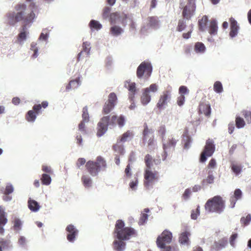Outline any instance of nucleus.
Returning <instances> with one entry per match:
<instances>
[{
  "instance_id": "45",
  "label": "nucleus",
  "mask_w": 251,
  "mask_h": 251,
  "mask_svg": "<svg viewBox=\"0 0 251 251\" xmlns=\"http://www.w3.org/2000/svg\"><path fill=\"white\" fill-rule=\"evenodd\" d=\"M214 90L218 93H220L223 92V88L221 82L219 81H216L213 86Z\"/></svg>"
},
{
  "instance_id": "49",
  "label": "nucleus",
  "mask_w": 251,
  "mask_h": 251,
  "mask_svg": "<svg viewBox=\"0 0 251 251\" xmlns=\"http://www.w3.org/2000/svg\"><path fill=\"white\" fill-rule=\"evenodd\" d=\"M214 177L212 174H208L207 178L205 179H203L202 181V185L205 184H211L214 182Z\"/></svg>"
},
{
  "instance_id": "35",
  "label": "nucleus",
  "mask_w": 251,
  "mask_h": 251,
  "mask_svg": "<svg viewBox=\"0 0 251 251\" xmlns=\"http://www.w3.org/2000/svg\"><path fill=\"white\" fill-rule=\"evenodd\" d=\"M235 126L238 128H243L246 125V122L244 119L240 116H236L235 117Z\"/></svg>"
},
{
  "instance_id": "57",
  "label": "nucleus",
  "mask_w": 251,
  "mask_h": 251,
  "mask_svg": "<svg viewBox=\"0 0 251 251\" xmlns=\"http://www.w3.org/2000/svg\"><path fill=\"white\" fill-rule=\"evenodd\" d=\"M138 183V180L137 177H135L134 179L132 180L129 183L130 188L133 190H136Z\"/></svg>"
},
{
  "instance_id": "5",
  "label": "nucleus",
  "mask_w": 251,
  "mask_h": 251,
  "mask_svg": "<svg viewBox=\"0 0 251 251\" xmlns=\"http://www.w3.org/2000/svg\"><path fill=\"white\" fill-rule=\"evenodd\" d=\"M106 167V161L100 156H98L95 161L89 160L85 164L86 169L92 176H97L101 170L105 169Z\"/></svg>"
},
{
  "instance_id": "58",
  "label": "nucleus",
  "mask_w": 251,
  "mask_h": 251,
  "mask_svg": "<svg viewBox=\"0 0 251 251\" xmlns=\"http://www.w3.org/2000/svg\"><path fill=\"white\" fill-rule=\"evenodd\" d=\"M30 49L34 52L33 56L35 58L37 56V52L38 50V48L37 47V44L35 43H32L31 44Z\"/></svg>"
},
{
  "instance_id": "14",
  "label": "nucleus",
  "mask_w": 251,
  "mask_h": 251,
  "mask_svg": "<svg viewBox=\"0 0 251 251\" xmlns=\"http://www.w3.org/2000/svg\"><path fill=\"white\" fill-rule=\"evenodd\" d=\"M109 17L110 22L111 24H114L117 21H120L123 26H126L125 20L127 18V16L126 14L124 13L120 14L118 12H114L110 14Z\"/></svg>"
},
{
  "instance_id": "4",
  "label": "nucleus",
  "mask_w": 251,
  "mask_h": 251,
  "mask_svg": "<svg viewBox=\"0 0 251 251\" xmlns=\"http://www.w3.org/2000/svg\"><path fill=\"white\" fill-rule=\"evenodd\" d=\"M115 237L118 239L128 240L137 235L136 231L131 227L125 226L124 222L121 220L116 221L114 230Z\"/></svg>"
},
{
  "instance_id": "32",
  "label": "nucleus",
  "mask_w": 251,
  "mask_h": 251,
  "mask_svg": "<svg viewBox=\"0 0 251 251\" xmlns=\"http://www.w3.org/2000/svg\"><path fill=\"white\" fill-rule=\"evenodd\" d=\"M206 48L204 45L201 42H197L194 46V50L197 53H202L205 51Z\"/></svg>"
},
{
  "instance_id": "21",
  "label": "nucleus",
  "mask_w": 251,
  "mask_h": 251,
  "mask_svg": "<svg viewBox=\"0 0 251 251\" xmlns=\"http://www.w3.org/2000/svg\"><path fill=\"white\" fill-rule=\"evenodd\" d=\"M200 114H203L206 117H209L211 114V107L209 104L201 102L199 106Z\"/></svg>"
},
{
  "instance_id": "20",
  "label": "nucleus",
  "mask_w": 251,
  "mask_h": 251,
  "mask_svg": "<svg viewBox=\"0 0 251 251\" xmlns=\"http://www.w3.org/2000/svg\"><path fill=\"white\" fill-rule=\"evenodd\" d=\"M125 240L123 239H115L113 242V249L116 251H124L126 248Z\"/></svg>"
},
{
  "instance_id": "1",
  "label": "nucleus",
  "mask_w": 251,
  "mask_h": 251,
  "mask_svg": "<svg viewBox=\"0 0 251 251\" xmlns=\"http://www.w3.org/2000/svg\"><path fill=\"white\" fill-rule=\"evenodd\" d=\"M30 6L31 10L29 12H26V5L22 3H18L14 6L15 12L9 11L5 15L8 23L11 25H14L19 22L24 24L22 31L18 36V41L20 43L26 38V25L31 24L36 18L34 11L37 9V6L33 3Z\"/></svg>"
},
{
  "instance_id": "17",
  "label": "nucleus",
  "mask_w": 251,
  "mask_h": 251,
  "mask_svg": "<svg viewBox=\"0 0 251 251\" xmlns=\"http://www.w3.org/2000/svg\"><path fill=\"white\" fill-rule=\"evenodd\" d=\"M66 230L68 232L67 236V240L69 242H74L78 234V230L73 225H68L67 226Z\"/></svg>"
},
{
  "instance_id": "2",
  "label": "nucleus",
  "mask_w": 251,
  "mask_h": 251,
  "mask_svg": "<svg viewBox=\"0 0 251 251\" xmlns=\"http://www.w3.org/2000/svg\"><path fill=\"white\" fill-rule=\"evenodd\" d=\"M145 168L144 173V185L146 189H149L153 187L155 182L157 181L159 176L156 171H152L153 165H159L161 163L160 159H153L151 155L147 154L144 158Z\"/></svg>"
},
{
  "instance_id": "55",
  "label": "nucleus",
  "mask_w": 251,
  "mask_h": 251,
  "mask_svg": "<svg viewBox=\"0 0 251 251\" xmlns=\"http://www.w3.org/2000/svg\"><path fill=\"white\" fill-rule=\"evenodd\" d=\"M125 176L126 178H130L131 176V175H132L131 169V167H130V165L129 164H128L126 166V167L125 169Z\"/></svg>"
},
{
  "instance_id": "23",
  "label": "nucleus",
  "mask_w": 251,
  "mask_h": 251,
  "mask_svg": "<svg viewBox=\"0 0 251 251\" xmlns=\"http://www.w3.org/2000/svg\"><path fill=\"white\" fill-rule=\"evenodd\" d=\"M242 192L239 189H236L234 192V196L230 199V206L233 208L237 200L242 198Z\"/></svg>"
},
{
  "instance_id": "36",
  "label": "nucleus",
  "mask_w": 251,
  "mask_h": 251,
  "mask_svg": "<svg viewBox=\"0 0 251 251\" xmlns=\"http://www.w3.org/2000/svg\"><path fill=\"white\" fill-rule=\"evenodd\" d=\"M232 172L236 175H239L242 172V167L241 164L232 163L230 166Z\"/></svg>"
},
{
  "instance_id": "39",
  "label": "nucleus",
  "mask_w": 251,
  "mask_h": 251,
  "mask_svg": "<svg viewBox=\"0 0 251 251\" xmlns=\"http://www.w3.org/2000/svg\"><path fill=\"white\" fill-rule=\"evenodd\" d=\"M112 149L115 152H117L119 155H123L125 153L124 146L118 143L113 146Z\"/></svg>"
},
{
  "instance_id": "30",
  "label": "nucleus",
  "mask_w": 251,
  "mask_h": 251,
  "mask_svg": "<svg viewBox=\"0 0 251 251\" xmlns=\"http://www.w3.org/2000/svg\"><path fill=\"white\" fill-rule=\"evenodd\" d=\"M182 142L184 144V148L188 149L190 147L191 139L188 135L187 131L184 132L182 135Z\"/></svg>"
},
{
  "instance_id": "27",
  "label": "nucleus",
  "mask_w": 251,
  "mask_h": 251,
  "mask_svg": "<svg viewBox=\"0 0 251 251\" xmlns=\"http://www.w3.org/2000/svg\"><path fill=\"white\" fill-rule=\"evenodd\" d=\"M7 220L5 217V213L4 211L0 212V235L4 233V226L7 223Z\"/></svg>"
},
{
  "instance_id": "44",
  "label": "nucleus",
  "mask_w": 251,
  "mask_h": 251,
  "mask_svg": "<svg viewBox=\"0 0 251 251\" xmlns=\"http://www.w3.org/2000/svg\"><path fill=\"white\" fill-rule=\"evenodd\" d=\"M0 245L3 249H8L11 247L10 240H6L3 238L0 239Z\"/></svg>"
},
{
  "instance_id": "16",
  "label": "nucleus",
  "mask_w": 251,
  "mask_h": 251,
  "mask_svg": "<svg viewBox=\"0 0 251 251\" xmlns=\"http://www.w3.org/2000/svg\"><path fill=\"white\" fill-rule=\"evenodd\" d=\"M191 236V233L190 231L187 229V227H185L184 231H182L179 236L178 241L180 244L185 245L186 246H189L190 245V242L189 239V237Z\"/></svg>"
},
{
  "instance_id": "42",
  "label": "nucleus",
  "mask_w": 251,
  "mask_h": 251,
  "mask_svg": "<svg viewBox=\"0 0 251 251\" xmlns=\"http://www.w3.org/2000/svg\"><path fill=\"white\" fill-rule=\"evenodd\" d=\"M89 26L91 29L98 30L102 27V25L98 21L93 20L90 21Z\"/></svg>"
},
{
  "instance_id": "51",
  "label": "nucleus",
  "mask_w": 251,
  "mask_h": 251,
  "mask_svg": "<svg viewBox=\"0 0 251 251\" xmlns=\"http://www.w3.org/2000/svg\"><path fill=\"white\" fill-rule=\"evenodd\" d=\"M200 206H198L195 210H192L191 211V218L193 220L197 219L198 216L200 215Z\"/></svg>"
},
{
  "instance_id": "62",
  "label": "nucleus",
  "mask_w": 251,
  "mask_h": 251,
  "mask_svg": "<svg viewBox=\"0 0 251 251\" xmlns=\"http://www.w3.org/2000/svg\"><path fill=\"white\" fill-rule=\"evenodd\" d=\"M86 163V160L84 158H79L77 160L76 166L78 168H80L81 166Z\"/></svg>"
},
{
  "instance_id": "41",
  "label": "nucleus",
  "mask_w": 251,
  "mask_h": 251,
  "mask_svg": "<svg viewBox=\"0 0 251 251\" xmlns=\"http://www.w3.org/2000/svg\"><path fill=\"white\" fill-rule=\"evenodd\" d=\"M110 31L111 33L114 36H118L123 32V29L117 25L112 26L110 28Z\"/></svg>"
},
{
  "instance_id": "40",
  "label": "nucleus",
  "mask_w": 251,
  "mask_h": 251,
  "mask_svg": "<svg viewBox=\"0 0 251 251\" xmlns=\"http://www.w3.org/2000/svg\"><path fill=\"white\" fill-rule=\"evenodd\" d=\"M151 100V96L149 95L148 92L144 90L142 96L141 97V102L144 105H146Z\"/></svg>"
},
{
  "instance_id": "28",
  "label": "nucleus",
  "mask_w": 251,
  "mask_h": 251,
  "mask_svg": "<svg viewBox=\"0 0 251 251\" xmlns=\"http://www.w3.org/2000/svg\"><path fill=\"white\" fill-rule=\"evenodd\" d=\"M133 132L129 130H127V131H126L122 135V136L118 140L117 142H125L128 141V140L131 139L133 137Z\"/></svg>"
},
{
  "instance_id": "33",
  "label": "nucleus",
  "mask_w": 251,
  "mask_h": 251,
  "mask_svg": "<svg viewBox=\"0 0 251 251\" xmlns=\"http://www.w3.org/2000/svg\"><path fill=\"white\" fill-rule=\"evenodd\" d=\"M150 212V210L149 208H145L144 209V213H142L141 214V216L140 219L139 220L138 224L139 225H143L145 224V223L147 221L148 218V213Z\"/></svg>"
},
{
  "instance_id": "56",
  "label": "nucleus",
  "mask_w": 251,
  "mask_h": 251,
  "mask_svg": "<svg viewBox=\"0 0 251 251\" xmlns=\"http://www.w3.org/2000/svg\"><path fill=\"white\" fill-rule=\"evenodd\" d=\"M26 239L25 237L23 236H20L18 239V244L19 246L22 247H25L26 245Z\"/></svg>"
},
{
  "instance_id": "13",
  "label": "nucleus",
  "mask_w": 251,
  "mask_h": 251,
  "mask_svg": "<svg viewBox=\"0 0 251 251\" xmlns=\"http://www.w3.org/2000/svg\"><path fill=\"white\" fill-rule=\"evenodd\" d=\"M117 98L115 93H111L108 98V100L105 102L104 104L102 110L103 114H108L114 108Z\"/></svg>"
},
{
  "instance_id": "22",
  "label": "nucleus",
  "mask_w": 251,
  "mask_h": 251,
  "mask_svg": "<svg viewBox=\"0 0 251 251\" xmlns=\"http://www.w3.org/2000/svg\"><path fill=\"white\" fill-rule=\"evenodd\" d=\"M227 244V241L226 239L223 238L217 242H215L211 246V250L218 251L225 248Z\"/></svg>"
},
{
  "instance_id": "64",
  "label": "nucleus",
  "mask_w": 251,
  "mask_h": 251,
  "mask_svg": "<svg viewBox=\"0 0 251 251\" xmlns=\"http://www.w3.org/2000/svg\"><path fill=\"white\" fill-rule=\"evenodd\" d=\"M191 194V190L189 188L186 189L182 195V197L185 200H186L189 198Z\"/></svg>"
},
{
  "instance_id": "38",
  "label": "nucleus",
  "mask_w": 251,
  "mask_h": 251,
  "mask_svg": "<svg viewBox=\"0 0 251 251\" xmlns=\"http://www.w3.org/2000/svg\"><path fill=\"white\" fill-rule=\"evenodd\" d=\"M13 229L16 232H19L22 228V223L18 218H15L13 222Z\"/></svg>"
},
{
  "instance_id": "26",
  "label": "nucleus",
  "mask_w": 251,
  "mask_h": 251,
  "mask_svg": "<svg viewBox=\"0 0 251 251\" xmlns=\"http://www.w3.org/2000/svg\"><path fill=\"white\" fill-rule=\"evenodd\" d=\"M218 26L217 23L215 20H211L208 28V32L211 35L217 34Z\"/></svg>"
},
{
  "instance_id": "7",
  "label": "nucleus",
  "mask_w": 251,
  "mask_h": 251,
  "mask_svg": "<svg viewBox=\"0 0 251 251\" xmlns=\"http://www.w3.org/2000/svg\"><path fill=\"white\" fill-rule=\"evenodd\" d=\"M179 8L182 10V15L183 18L189 20L195 14L196 3L186 2L182 0L180 2Z\"/></svg>"
},
{
  "instance_id": "34",
  "label": "nucleus",
  "mask_w": 251,
  "mask_h": 251,
  "mask_svg": "<svg viewBox=\"0 0 251 251\" xmlns=\"http://www.w3.org/2000/svg\"><path fill=\"white\" fill-rule=\"evenodd\" d=\"M81 181L86 188H90L92 184V180L91 178L87 175H83L81 177Z\"/></svg>"
},
{
  "instance_id": "61",
  "label": "nucleus",
  "mask_w": 251,
  "mask_h": 251,
  "mask_svg": "<svg viewBox=\"0 0 251 251\" xmlns=\"http://www.w3.org/2000/svg\"><path fill=\"white\" fill-rule=\"evenodd\" d=\"M13 192V187L11 184L7 185L6 186L5 190L4 192L5 195H8Z\"/></svg>"
},
{
  "instance_id": "9",
  "label": "nucleus",
  "mask_w": 251,
  "mask_h": 251,
  "mask_svg": "<svg viewBox=\"0 0 251 251\" xmlns=\"http://www.w3.org/2000/svg\"><path fill=\"white\" fill-rule=\"evenodd\" d=\"M48 106L47 101H43L41 104H35L33 106V110H29L25 115L26 120L29 122H33L36 118V116L41 112V108H46Z\"/></svg>"
},
{
  "instance_id": "29",
  "label": "nucleus",
  "mask_w": 251,
  "mask_h": 251,
  "mask_svg": "<svg viewBox=\"0 0 251 251\" xmlns=\"http://www.w3.org/2000/svg\"><path fill=\"white\" fill-rule=\"evenodd\" d=\"M153 134V130L151 128H149L147 124L145 123L144 124V130L143 131V141H146L149 137L150 135Z\"/></svg>"
},
{
  "instance_id": "63",
  "label": "nucleus",
  "mask_w": 251,
  "mask_h": 251,
  "mask_svg": "<svg viewBox=\"0 0 251 251\" xmlns=\"http://www.w3.org/2000/svg\"><path fill=\"white\" fill-rule=\"evenodd\" d=\"M111 11V8L109 7H105L103 11L102 16L104 18H107L109 17V13Z\"/></svg>"
},
{
  "instance_id": "24",
  "label": "nucleus",
  "mask_w": 251,
  "mask_h": 251,
  "mask_svg": "<svg viewBox=\"0 0 251 251\" xmlns=\"http://www.w3.org/2000/svg\"><path fill=\"white\" fill-rule=\"evenodd\" d=\"M82 47H83V50L81 52H80L78 54V55H77V60L78 61H79L81 60V55L85 54L86 56H88L89 53H90V44H89L87 42H83Z\"/></svg>"
},
{
  "instance_id": "8",
  "label": "nucleus",
  "mask_w": 251,
  "mask_h": 251,
  "mask_svg": "<svg viewBox=\"0 0 251 251\" xmlns=\"http://www.w3.org/2000/svg\"><path fill=\"white\" fill-rule=\"evenodd\" d=\"M215 151V146L212 139H208L206 141L205 145L203 151L201 154L200 161L201 162H205L207 157L211 156Z\"/></svg>"
},
{
  "instance_id": "50",
  "label": "nucleus",
  "mask_w": 251,
  "mask_h": 251,
  "mask_svg": "<svg viewBox=\"0 0 251 251\" xmlns=\"http://www.w3.org/2000/svg\"><path fill=\"white\" fill-rule=\"evenodd\" d=\"M144 90L148 92V93H149L150 92L153 93L156 92L158 90V85L155 83L151 84L149 87L145 88Z\"/></svg>"
},
{
  "instance_id": "52",
  "label": "nucleus",
  "mask_w": 251,
  "mask_h": 251,
  "mask_svg": "<svg viewBox=\"0 0 251 251\" xmlns=\"http://www.w3.org/2000/svg\"><path fill=\"white\" fill-rule=\"evenodd\" d=\"M149 24L151 26H155L158 25V21L155 17H150L148 18Z\"/></svg>"
},
{
  "instance_id": "37",
  "label": "nucleus",
  "mask_w": 251,
  "mask_h": 251,
  "mask_svg": "<svg viewBox=\"0 0 251 251\" xmlns=\"http://www.w3.org/2000/svg\"><path fill=\"white\" fill-rule=\"evenodd\" d=\"M208 21V18L206 16H203L202 18L199 21V27L201 31H204L206 27L207 22Z\"/></svg>"
},
{
  "instance_id": "6",
  "label": "nucleus",
  "mask_w": 251,
  "mask_h": 251,
  "mask_svg": "<svg viewBox=\"0 0 251 251\" xmlns=\"http://www.w3.org/2000/svg\"><path fill=\"white\" fill-rule=\"evenodd\" d=\"M225 207V202L220 196H216L209 199L205 204V208L209 212L221 213Z\"/></svg>"
},
{
  "instance_id": "10",
  "label": "nucleus",
  "mask_w": 251,
  "mask_h": 251,
  "mask_svg": "<svg viewBox=\"0 0 251 251\" xmlns=\"http://www.w3.org/2000/svg\"><path fill=\"white\" fill-rule=\"evenodd\" d=\"M152 73V66L149 62L144 61L138 67L136 75L138 78H141L144 77L148 78Z\"/></svg>"
},
{
  "instance_id": "47",
  "label": "nucleus",
  "mask_w": 251,
  "mask_h": 251,
  "mask_svg": "<svg viewBox=\"0 0 251 251\" xmlns=\"http://www.w3.org/2000/svg\"><path fill=\"white\" fill-rule=\"evenodd\" d=\"M82 121L85 122H88L89 121V116L88 111V108L87 106H85L82 109Z\"/></svg>"
},
{
  "instance_id": "19",
  "label": "nucleus",
  "mask_w": 251,
  "mask_h": 251,
  "mask_svg": "<svg viewBox=\"0 0 251 251\" xmlns=\"http://www.w3.org/2000/svg\"><path fill=\"white\" fill-rule=\"evenodd\" d=\"M177 141L173 137H169L166 143L163 144V148L164 150V152L165 157L163 160H165L167 156V150L168 149H172L173 150L175 149Z\"/></svg>"
},
{
  "instance_id": "12",
  "label": "nucleus",
  "mask_w": 251,
  "mask_h": 251,
  "mask_svg": "<svg viewBox=\"0 0 251 251\" xmlns=\"http://www.w3.org/2000/svg\"><path fill=\"white\" fill-rule=\"evenodd\" d=\"M172 233L171 231L164 230L156 239V244L160 249L165 248V245L170 244L172 240Z\"/></svg>"
},
{
  "instance_id": "43",
  "label": "nucleus",
  "mask_w": 251,
  "mask_h": 251,
  "mask_svg": "<svg viewBox=\"0 0 251 251\" xmlns=\"http://www.w3.org/2000/svg\"><path fill=\"white\" fill-rule=\"evenodd\" d=\"M41 182L43 185H48L51 182V177L49 175L43 174L41 178Z\"/></svg>"
},
{
  "instance_id": "54",
  "label": "nucleus",
  "mask_w": 251,
  "mask_h": 251,
  "mask_svg": "<svg viewBox=\"0 0 251 251\" xmlns=\"http://www.w3.org/2000/svg\"><path fill=\"white\" fill-rule=\"evenodd\" d=\"M127 21H128L129 24V28L130 30H135L136 29L135 24L133 21L132 18L127 17V18L125 20L126 24Z\"/></svg>"
},
{
  "instance_id": "53",
  "label": "nucleus",
  "mask_w": 251,
  "mask_h": 251,
  "mask_svg": "<svg viewBox=\"0 0 251 251\" xmlns=\"http://www.w3.org/2000/svg\"><path fill=\"white\" fill-rule=\"evenodd\" d=\"M186 27L185 22L183 20H180L178 21V25L177 27V30L178 31H182Z\"/></svg>"
},
{
  "instance_id": "11",
  "label": "nucleus",
  "mask_w": 251,
  "mask_h": 251,
  "mask_svg": "<svg viewBox=\"0 0 251 251\" xmlns=\"http://www.w3.org/2000/svg\"><path fill=\"white\" fill-rule=\"evenodd\" d=\"M172 97V88L164 91L160 95L156 107L159 110L164 109L170 102Z\"/></svg>"
},
{
  "instance_id": "60",
  "label": "nucleus",
  "mask_w": 251,
  "mask_h": 251,
  "mask_svg": "<svg viewBox=\"0 0 251 251\" xmlns=\"http://www.w3.org/2000/svg\"><path fill=\"white\" fill-rule=\"evenodd\" d=\"M185 96L184 95H180L177 98V104L179 106L183 105L185 102Z\"/></svg>"
},
{
  "instance_id": "18",
  "label": "nucleus",
  "mask_w": 251,
  "mask_h": 251,
  "mask_svg": "<svg viewBox=\"0 0 251 251\" xmlns=\"http://www.w3.org/2000/svg\"><path fill=\"white\" fill-rule=\"evenodd\" d=\"M230 29L229 36L231 38L235 37L238 32L239 26L238 25L237 21L232 17L229 19Z\"/></svg>"
},
{
  "instance_id": "25",
  "label": "nucleus",
  "mask_w": 251,
  "mask_h": 251,
  "mask_svg": "<svg viewBox=\"0 0 251 251\" xmlns=\"http://www.w3.org/2000/svg\"><path fill=\"white\" fill-rule=\"evenodd\" d=\"M80 85V78L77 77L75 79L71 80L66 87L67 91H69L71 89H75Z\"/></svg>"
},
{
  "instance_id": "46",
  "label": "nucleus",
  "mask_w": 251,
  "mask_h": 251,
  "mask_svg": "<svg viewBox=\"0 0 251 251\" xmlns=\"http://www.w3.org/2000/svg\"><path fill=\"white\" fill-rule=\"evenodd\" d=\"M242 115L245 118L248 124H251V111L244 110L241 112Z\"/></svg>"
},
{
  "instance_id": "3",
  "label": "nucleus",
  "mask_w": 251,
  "mask_h": 251,
  "mask_svg": "<svg viewBox=\"0 0 251 251\" xmlns=\"http://www.w3.org/2000/svg\"><path fill=\"white\" fill-rule=\"evenodd\" d=\"M126 121V117L123 115H120L119 116L115 115L103 116L97 125V136L101 137L107 131L108 126L113 127L116 126V123L119 127H123Z\"/></svg>"
},
{
  "instance_id": "59",
  "label": "nucleus",
  "mask_w": 251,
  "mask_h": 251,
  "mask_svg": "<svg viewBox=\"0 0 251 251\" xmlns=\"http://www.w3.org/2000/svg\"><path fill=\"white\" fill-rule=\"evenodd\" d=\"M189 90L187 87L185 86H181L179 88V93L180 95H184V94H188L189 93Z\"/></svg>"
},
{
  "instance_id": "48",
  "label": "nucleus",
  "mask_w": 251,
  "mask_h": 251,
  "mask_svg": "<svg viewBox=\"0 0 251 251\" xmlns=\"http://www.w3.org/2000/svg\"><path fill=\"white\" fill-rule=\"evenodd\" d=\"M251 221V216L248 214L246 217H242L240 220L241 224L244 226L248 225Z\"/></svg>"
},
{
  "instance_id": "31",
  "label": "nucleus",
  "mask_w": 251,
  "mask_h": 251,
  "mask_svg": "<svg viewBox=\"0 0 251 251\" xmlns=\"http://www.w3.org/2000/svg\"><path fill=\"white\" fill-rule=\"evenodd\" d=\"M28 206L29 209L32 211L36 212L40 208V205L38 203L32 200H29L28 201Z\"/></svg>"
},
{
  "instance_id": "15",
  "label": "nucleus",
  "mask_w": 251,
  "mask_h": 251,
  "mask_svg": "<svg viewBox=\"0 0 251 251\" xmlns=\"http://www.w3.org/2000/svg\"><path fill=\"white\" fill-rule=\"evenodd\" d=\"M125 87L129 91L128 98L131 101H133L135 95L137 92L136 84L134 82H131L129 81H126L125 82Z\"/></svg>"
}]
</instances>
